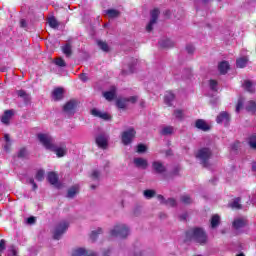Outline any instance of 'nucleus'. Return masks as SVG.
<instances>
[{
  "instance_id": "nucleus-1",
  "label": "nucleus",
  "mask_w": 256,
  "mask_h": 256,
  "mask_svg": "<svg viewBox=\"0 0 256 256\" xmlns=\"http://www.w3.org/2000/svg\"><path fill=\"white\" fill-rule=\"evenodd\" d=\"M38 140L48 151H53L57 157L67 155V145L65 143L55 144V140L49 134H38Z\"/></svg>"
},
{
  "instance_id": "nucleus-2",
  "label": "nucleus",
  "mask_w": 256,
  "mask_h": 256,
  "mask_svg": "<svg viewBox=\"0 0 256 256\" xmlns=\"http://www.w3.org/2000/svg\"><path fill=\"white\" fill-rule=\"evenodd\" d=\"M187 239L190 241H195V243H199V245H205L208 241L207 233L202 228H192L186 233Z\"/></svg>"
},
{
  "instance_id": "nucleus-3",
  "label": "nucleus",
  "mask_w": 256,
  "mask_h": 256,
  "mask_svg": "<svg viewBox=\"0 0 256 256\" xmlns=\"http://www.w3.org/2000/svg\"><path fill=\"white\" fill-rule=\"evenodd\" d=\"M111 237H119L125 239L129 235V227L125 224H118L110 230Z\"/></svg>"
},
{
  "instance_id": "nucleus-4",
  "label": "nucleus",
  "mask_w": 256,
  "mask_h": 256,
  "mask_svg": "<svg viewBox=\"0 0 256 256\" xmlns=\"http://www.w3.org/2000/svg\"><path fill=\"white\" fill-rule=\"evenodd\" d=\"M135 135H137V132L135 131V128L131 127L122 132L121 139L123 145H131L133 143V140L135 139Z\"/></svg>"
},
{
  "instance_id": "nucleus-5",
  "label": "nucleus",
  "mask_w": 256,
  "mask_h": 256,
  "mask_svg": "<svg viewBox=\"0 0 256 256\" xmlns=\"http://www.w3.org/2000/svg\"><path fill=\"white\" fill-rule=\"evenodd\" d=\"M196 157L204 167H207L209 159H211V150L208 148H202L197 152Z\"/></svg>"
},
{
  "instance_id": "nucleus-6",
  "label": "nucleus",
  "mask_w": 256,
  "mask_h": 256,
  "mask_svg": "<svg viewBox=\"0 0 256 256\" xmlns=\"http://www.w3.org/2000/svg\"><path fill=\"white\" fill-rule=\"evenodd\" d=\"M69 223L67 221L60 222L54 230V239H61V235L67 231Z\"/></svg>"
},
{
  "instance_id": "nucleus-7",
  "label": "nucleus",
  "mask_w": 256,
  "mask_h": 256,
  "mask_svg": "<svg viewBox=\"0 0 256 256\" xmlns=\"http://www.w3.org/2000/svg\"><path fill=\"white\" fill-rule=\"evenodd\" d=\"M129 103H137V96H131L129 98H118L116 105L119 109H125Z\"/></svg>"
},
{
  "instance_id": "nucleus-8",
  "label": "nucleus",
  "mask_w": 256,
  "mask_h": 256,
  "mask_svg": "<svg viewBox=\"0 0 256 256\" xmlns=\"http://www.w3.org/2000/svg\"><path fill=\"white\" fill-rule=\"evenodd\" d=\"M159 17V9H154L151 11V19L149 24L146 26V31L151 32L153 31V25L157 23V18Z\"/></svg>"
},
{
  "instance_id": "nucleus-9",
  "label": "nucleus",
  "mask_w": 256,
  "mask_h": 256,
  "mask_svg": "<svg viewBox=\"0 0 256 256\" xmlns=\"http://www.w3.org/2000/svg\"><path fill=\"white\" fill-rule=\"evenodd\" d=\"M91 115L93 117H98L99 119H103V121H110L111 115L107 112H103L97 108L91 110Z\"/></svg>"
},
{
  "instance_id": "nucleus-10",
  "label": "nucleus",
  "mask_w": 256,
  "mask_h": 256,
  "mask_svg": "<svg viewBox=\"0 0 256 256\" xmlns=\"http://www.w3.org/2000/svg\"><path fill=\"white\" fill-rule=\"evenodd\" d=\"M109 136L107 134H100L96 137V143L101 149H107Z\"/></svg>"
},
{
  "instance_id": "nucleus-11",
  "label": "nucleus",
  "mask_w": 256,
  "mask_h": 256,
  "mask_svg": "<svg viewBox=\"0 0 256 256\" xmlns=\"http://www.w3.org/2000/svg\"><path fill=\"white\" fill-rule=\"evenodd\" d=\"M77 107V102L75 100H71L64 106V112L67 113V115H73L75 113V108Z\"/></svg>"
},
{
  "instance_id": "nucleus-12",
  "label": "nucleus",
  "mask_w": 256,
  "mask_h": 256,
  "mask_svg": "<svg viewBox=\"0 0 256 256\" xmlns=\"http://www.w3.org/2000/svg\"><path fill=\"white\" fill-rule=\"evenodd\" d=\"M247 226V219L244 217L235 218L233 221L234 229H243V227Z\"/></svg>"
},
{
  "instance_id": "nucleus-13",
  "label": "nucleus",
  "mask_w": 256,
  "mask_h": 256,
  "mask_svg": "<svg viewBox=\"0 0 256 256\" xmlns=\"http://www.w3.org/2000/svg\"><path fill=\"white\" fill-rule=\"evenodd\" d=\"M134 165L138 169H147L149 167V162L145 158H134Z\"/></svg>"
},
{
  "instance_id": "nucleus-14",
  "label": "nucleus",
  "mask_w": 256,
  "mask_h": 256,
  "mask_svg": "<svg viewBox=\"0 0 256 256\" xmlns=\"http://www.w3.org/2000/svg\"><path fill=\"white\" fill-rule=\"evenodd\" d=\"M47 179L49 181V183H51V185H54V187H60L59 184V176H57V173L55 172H49Z\"/></svg>"
},
{
  "instance_id": "nucleus-15",
  "label": "nucleus",
  "mask_w": 256,
  "mask_h": 256,
  "mask_svg": "<svg viewBox=\"0 0 256 256\" xmlns=\"http://www.w3.org/2000/svg\"><path fill=\"white\" fill-rule=\"evenodd\" d=\"M231 119V116L227 112H221L217 118V123H223L224 125H227Z\"/></svg>"
},
{
  "instance_id": "nucleus-16",
  "label": "nucleus",
  "mask_w": 256,
  "mask_h": 256,
  "mask_svg": "<svg viewBox=\"0 0 256 256\" xmlns=\"http://www.w3.org/2000/svg\"><path fill=\"white\" fill-rule=\"evenodd\" d=\"M97 256L95 253L87 251L85 248H78L72 252V256Z\"/></svg>"
},
{
  "instance_id": "nucleus-17",
  "label": "nucleus",
  "mask_w": 256,
  "mask_h": 256,
  "mask_svg": "<svg viewBox=\"0 0 256 256\" xmlns=\"http://www.w3.org/2000/svg\"><path fill=\"white\" fill-rule=\"evenodd\" d=\"M12 117H13V110H6L1 117V122L4 125H9V122L11 121Z\"/></svg>"
},
{
  "instance_id": "nucleus-18",
  "label": "nucleus",
  "mask_w": 256,
  "mask_h": 256,
  "mask_svg": "<svg viewBox=\"0 0 256 256\" xmlns=\"http://www.w3.org/2000/svg\"><path fill=\"white\" fill-rule=\"evenodd\" d=\"M173 101H175V94H173V92H167L164 96V103L168 105V107H173Z\"/></svg>"
},
{
  "instance_id": "nucleus-19",
  "label": "nucleus",
  "mask_w": 256,
  "mask_h": 256,
  "mask_svg": "<svg viewBox=\"0 0 256 256\" xmlns=\"http://www.w3.org/2000/svg\"><path fill=\"white\" fill-rule=\"evenodd\" d=\"M63 93V88L54 89L52 92V99H54V101H61V99L63 98Z\"/></svg>"
},
{
  "instance_id": "nucleus-20",
  "label": "nucleus",
  "mask_w": 256,
  "mask_h": 256,
  "mask_svg": "<svg viewBox=\"0 0 256 256\" xmlns=\"http://www.w3.org/2000/svg\"><path fill=\"white\" fill-rule=\"evenodd\" d=\"M195 127L197 129H201V131H209V126L207 125V122L202 119L196 120Z\"/></svg>"
},
{
  "instance_id": "nucleus-21",
  "label": "nucleus",
  "mask_w": 256,
  "mask_h": 256,
  "mask_svg": "<svg viewBox=\"0 0 256 256\" xmlns=\"http://www.w3.org/2000/svg\"><path fill=\"white\" fill-rule=\"evenodd\" d=\"M247 63H249V59L247 57H241L236 60V67L239 69H243L247 67Z\"/></svg>"
},
{
  "instance_id": "nucleus-22",
  "label": "nucleus",
  "mask_w": 256,
  "mask_h": 256,
  "mask_svg": "<svg viewBox=\"0 0 256 256\" xmlns=\"http://www.w3.org/2000/svg\"><path fill=\"white\" fill-rule=\"evenodd\" d=\"M218 70L220 71V73L222 75H225V73H227V71H229V62H227V61L220 62L218 65Z\"/></svg>"
},
{
  "instance_id": "nucleus-23",
  "label": "nucleus",
  "mask_w": 256,
  "mask_h": 256,
  "mask_svg": "<svg viewBox=\"0 0 256 256\" xmlns=\"http://www.w3.org/2000/svg\"><path fill=\"white\" fill-rule=\"evenodd\" d=\"M115 88H112L110 91H106L103 93V97L106 101H113L115 99Z\"/></svg>"
},
{
  "instance_id": "nucleus-24",
  "label": "nucleus",
  "mask_w": 256,
  "mask_h": 256,
  "mask_svg": "<svg viewBox=\"0 0 256 256\" xmlns=\"http://www.w3.org/2000/svg\"><path fill=\"white\" fill-rule=\"evenodd\" d=\"M152 167L156 173H163L165 171V166L161 162H153Z\"/></svg>"
},
{
  "instance_id": "nucleus-25",
  "label": "nucleus",
  "mask_w": 256,
  "mask_h": 256,
  "mask_svg": "<svg viewBox=\"0 0 256 256\" xmlns=\"http://www.w3.org/2000/svg\"><path fill=\"white\" fill-rule=\"evenodd\" d=\"M221 223V217L219 215L215 214L211 218V227L212 229H215V227H219V224Z\"/></svg>"
},
{
  "instance_id": "nucleus-26",
  "label": "nucleus",
  "mask_w": 256,
  "mask_h": 256,
  "mask_svg": "<svg viewBox=\"0 0 256 256\" xmlns=\"http://www.w3.org/2000/svg\"><path fill=\"white\" fill-rule=\"evenodd\" d=\"M243 88L249 93H253V91H255V85H253L249 80L244 81Z\"/></svg>"
},
{
  "instance_id": "nucleus-27",
  "label": "nucleus",
  "mask_w": 256,
  "mask_h": 256,
  "mask_svg": "<svg viewBox=\"0 0 256 256\" xmlns=\"http://www.w3.org/2000/svg\"><path fill=\"white\" fill-rule=\"evenodd\" d=\"M79 193V186L78 185H75V186H72L69 190H68V197L70 199H73V197L76 196V194Z\"/></svg>"
},
{
  "instance_id": "nucleus-28",
  "label": "nucleus",
  "mask_w": 256,
  "mask_h": 256,
  "mask_svg": "<svg viewBox=\"0 0 256 256\" xmlns=\"http://www.w3.org/2000/svg\"><path fill=\"white\" fill-rule=\"evenodd\" d=\"M106 15H108V17L110 19H115L116 17H119L120 13L118 10L116 9H109L105 11Z\"/></svg>"
},
{
  "instance_id": "nucleus-29",
  "label": "nucleus",
  "mask_w": 256,
  "mask_h": 256,
  "mask_svg": "<svg viewBox=\"0 0 256 256\" xmlns=\"http://www.w3.org/2000/svg\"><path fill=\"white\" fill-rule=\"evenodd\" d=\"M246 111H248L249 113H255V111H256L255 101H248L246 103Z\"/></svg>"
},
{
  "instance_id": "nucleus-30",
  "label": "nucleus",
  "mask_w": 256,
  "mask_h": 256,
  "mask_svg": "<svg viewBox=\"0 0 256 256\" xmlns=\"http://www.w3.org/2000/svg\"><path fill=\"white\" fill-rule=\"evenodd\" d=\"M62 51H63L64 55H66V57H71V53H72L71 44H66V45L62 46Z\"/></svg>"
},
{
  "instance_id": "nucleus-31",
  "label": "nucleus",
  "mask_w": 256,
  "mask_h": 256,
  "mask_svg": "<svg viewBox=\"0 0 256 256\" xmlns=\"http://www.w3.org/2000/svg\"><path fill=\"white\" fill-rule=\"evenodd\" d=\"M174 131H175V129L173 128V126H165L164 128H162L161 134L162 135H173Z\"/></svg>"
},
{
  "instance_id": "nucleus-32",
  "label": "nucleus",
  "mask_w": 256,
  "mask_h": 256,
  "mask_svg": "<svg viewBox=\"0 0 256 256\" xmlns=\"http://www.w3.org/2000/svg\"><path fill=\"white\" fill-rule=\"evenodd\" d=\"M48 24L52 29H57V27H59V22L55 17L48 18Z\"/></svg>"
},
{
  "instance_id": "nucleus-33",
  "label": "nucleus",
  "mask_w": 256,
  "mask_h": 256,
  "mask_svg": "<svg viewBox=\"0 0 256 256\" xmlns=\"http://www.w3.org/2000/svg\"><path fill=\"white\" fill-rule=\"evenodd\" d=\"M208 85L211 91H218L219 89V85L216 80H209Z\"/></svg>"
},
{
  "instance_id": "nucleus-34",
  "label": "nucleus",
  "mask_w": 256,
  "mask_h": 256,
  "mask_svg": "<svg viewBox=\"0 0 256 256\" xmlns=\"http://www.w3.org/2000/svg\"><path fill=\"white\" fill-rule=\"evenodd\" d=\"M230 207L232 209H241V198L234 199V201L230 204Z\"/></svg>"
},
{
  "instance_id": "nucleus-35",
  "label": "nucleus",
  "mask_w": 256,
  "mask_h": 256,
  "mask_svg": "<svg viewBox=\"0 0 256 256\" xmlns=\"http://www.w3.org/2000/svg\"><path fill=\"white\" fill-rule=\"evenodd\" d=\"M17 95L18 97H22V99H25V101H29V99H31V96H29V94H27V92H25L24 90H18Z\"/></svg>"
},
{
  "instance_id": "nucleus-36",
  "label": "nucleus",
  "mask_w": 256,
  "mask_h": 256,
  "mask_svg": "<svg viewBox=\"0 0 256 256\" xmlns=\"http://www.w3.org/2000/svg\"><path fill=\"white\" fill-rule=\"evenodd\" d=\"M101 233H103V229L98 228V229L92 231L90 238L92 239V241H95V239H97V235H101Z\"/></svg>"
},
{
  "instance_id": "nucleus-37",
  "label": "nucleus",
  "mask_w": 256,
  "mask_h": 256,
  "mask_svg": "<svg viewBox=\"0 0 256 256\" xmlns=\"http://www.w3.org/2000/svg\"><path fill=\"white\" fill-rule=\"evenodd\" d=\"M97 45L102 49V51H105V52L109 51V45H107L106 42L99 40L97 42Z\"/></svg>"
},
{
  "instance_id": "nucleus-38",
  "label": "nucleus",
  "mask_w": 256,
  "mask_h": 256,
  "mask_svg": "<svg viewBox=\"0 0 256 256\" xmlns=\"http://www.w3.org/2000/svg\"><path fill=\"white\" fill-rule=\"evenodd\" d=\"M45 179V171L44 170H38L36 173V180L37 181H43Z\"/></svg>"
},
{
  "instance_id": "nucleus-39",
  "label": "nucleus",
  "mask_w": 256,
  "mask_h": 256,
  "mask_svg": "<svg viewBox=\"0 0 256 256\" xmlns=\"http://www.w3.org/2000/svg\"><path fill=\"white\" fill-rule=\"evenodd\" d=\"M144 197L146 199H152V197H155V190H145Z\"/></svg>"
},
{
  "instance_id": "nucleus-40",
  "label": "nucleus",
  "mask_w": 256,
  "mask_h": 256,
  "mask_svg": "<svg viewBox=\"0 0 256 256\" xmlns=\"http://www.w3.org/2000/svg\"><path fill=\"white\" fill-rule=\"evenodd\" d=\"M160 46L161 47H173V42L169 39H166V40H162L160 42Z\"/></svg>"
},
{
  "instance_id": "nucleus-41",
  "label": "nucleus",
  "mask_w": 256,
  "mask_h": 256,
  "mask_svg": "<svg viewBox=\"0 0 256 256\" xmlns=\"http://www.w3.org/2000/svg\"><path fill=\"white\" fill-rule=\"evenodd\" d=\"M181 201L182 203H184V205H189L190 203H193V200L188 195L182 196Z\"/></svg>"
},
{
  "instance_id": "nucleus-42",
  "label": "nucleus",
  "mask_w": 256,
  "mask_h": 256,
  "mask_svg": "<svg viewBox=\"0 0 256 256\" xmlns=\"http://www.w3.org/2000/svg\"><path fill=\"white\" fill-rule=\"evenodd\" d=\"M249 145L252 149H256V136L253 135L249 138Z\"/></svg>"
},
{
  "instance_id": "nucleus-43",
  "label": "nucleus",
  "mask_w": 256,
  "mask_h": 256,
  "mask_svg": "<svg viewBox=\"0 0 256 256\" xmlns=\"http://www.w3.org/2000/svg\"><path fill=\"white\" fill-rule=\"evenodd\" d=\"M55 65H57L58 67H65L67 64L65 63V60H63L62 58H57L55 60Z\"/></svg>"
},
{
  "instance_id": "nucleus-44",
  "label": "nucleus",
  "mask_w": 256,
  "mask_h": 256,
  "mask_svg": "<svg viewBox=\"0 0 256 256\" xmlns=\"http://www.w3.org/2000/svg\"><path fill=\"white\" fill-rule=\"evenodd\" d=\"M17 255V248L15 246H10L8 249V256H16Z\"/></svg>"
},
{
  "instance_id": "nucleus-45",
  "label": "nucleus",
  "mask_w": 256,
  "mask_h": 256,
  "mask_svg": "<svg viewBox=\"0 0 256 256\" xmlns=\"http://www.w3.org/2000/svg\"><path fill=\"white\" fill-rule=\"evenodd\" d=\"M137 153H145V151H147V146H145V144H139L137 146Z\"/></svg>"
},
{
  "instance_id": "nucleus-46",
  "label": "nucleus",
  "mask_w": 256,
  "mask_h": 256,
  "mask_svg": "<svg viewBox=\"0 0 256 256\" xmlns=\"http://www.w3.org/2000/svg\"><path fill=\"white\" fill-rule=\"evenodd\" d=\"M101 177V172H99V170H93L92 174H91V178L96 180L99 179Z\"/></svg>"
},
{
  "instance_id": "nucleus-47",
  "label": "nucleus",
  "mask_w": 256,
  "mask_h": 256,
  "mask_svg": "<svg viewBox=\"0 0 256 256\" xmlns=\"http://www.w3.org/2000/svg\"><path fill=\"white\" fill-rule=\"evenodd\" d=\"M165 203L168 207H175V205H177V201L173 198L168 199Z\"/></svg>"
},
{
  "instance_id": "nucleus-48",
  "label": "nucleus",
  "mask_w": 256,
  "mask_h": 256,
  "mask_svg": "<svg viewBox=\"0 0 256 256\" xmlns=\"http://www.w3.org/2000/svg\"><path fill=\"white\" fill-rule=\"evenodd\" d=\"M174 117H176V119H181L183 117V110H175L174 111Z\"/></svg>"
},
{
  "instance_id": "nucleus-49",
  "label": "nucleus",
  "mask_w": 256,
  "mask_h": 256,
  "mask_svg": "<svg viewBox=\"0 0 256 256\" xmlns=\"http://www.w3.org/2000/svg\"><path fill=\"white\" fill-rule=\"evenodd\" d=\"M242 108H243V100H239L236 106V113H239V111H241Z\"/></svg>"
},
{
  "instance_id": "nucleus-50",
  "label": "nucleus",
  "mask_w": 256,
  "mask_h": 256,
  "mask_svg": "<svg viewBox=\"0 0 256 256\" xmlns=\"http://www.w3.org/2000/svg\"><path fill=\"white\" fill-rule=\"evenodd\" d=\"M80 79L85 83L87 81H89V77L87 76V74L82 73L80 74Z\"/></svg>"
},
{
  "instance_id": "nucleus-51",
  "label": "nucleus",
  "mask_w": 256,
  "mask_h": 256,
  "mask_svg": "<svg viewBox=\"0 0 256 256\" xmlns=\"http://www.w3.org/2000/svg\"><path fill=\"white\" fill-rule=\"evenodd\" d=\"M27 155V150L25 148L21 149L18 153L19 157H25Z\"/></svg>"
},
{
  "instance_id": "nucleus-52",
  "label": "nucleus",
  "mask_w": 256,
  "mask_h": 256,
  "mask_svg": "<svg viewBox=\"0 0 256 256\" xmlns=\"http://www.w3.org/2000/svg\"><path fill=\"white\" fill-rule=\"evenodd\" d=\"M0 251H5V240H0Z\"/></svg>"
},
{
  "instance_id": "nucleus-53",
  "label": "nucleus",
  "mask_w": 256,
  "mask_h": 256,
  "mask_svg": "<svg viewBox=\"0 0 256 256\" xmlns=\"http://www.w3.org/2000/svg\"><path fill=\"white\" fill-rule=\"evenodd\" d=\"M29 183L33 186V189H37V184H35V180H33V178L29 179Z\"/></svg>"
},
{
  "instance_id": "nucleus-54",
  "label": "nucleus",
  "mask_w": 256,
  "mask_h": 256,
  "mask_svg": "<svg viewBox=\"0 0 256 256\" xmlns=\"http://www.w3.org/2000/svg\"><path fill=\"white\" fill-rule=\"evenodd\" d=\"M27 223H29V225H33V223H35V217H29L27 219Z\"/></svg>"
},
{
  "instance_id": "nucleus-55",
  "label": "nucleus",
  "mask_w": 256,
  "mask_h": 256,
  "mask_svg": "<svg viewBox=\"0 0 256 256\" xmlns=\"http://www.w3.org/2000/svg\"><path fill=\"white\" fill-rule=\"evenodd\" d=\"M186 49L188 53H193V51H195V48L193 46H187Z\"/></svg>"
},
{
  "instance_id": "nucleus-56",
  "label": "nucleus",
  "mask_w": 256,
  "mask_h": 256,
  "mask_svg": "<svg viewBox=\"0 0 256 256\" xmlns=\"http://www.w3.org/2000/svg\"><path fill=\"white\" fill-rule=\"evenodd\" d=\"M21 27H27V22L25 20L20 21Z\"/></svg>"
},
{
  "instance_id": "nucleus-57",
  "label": "nucleus",
  "mask_w": 256,
  "mask_h": 256,
  "mask_svg": "<svg viewBox=\"0 0 256 256\" xmlns=\"http://www.w3.org/2000/svg\"><path fill=\"white\" fill-rule=\"evenodd\" d=\"M4 139L7 143H9V134H5Z\"/></svg>"
},
{
  "instance_id": "nucleus-58",
  "label": "nucleus",
  "mask_w": 256,
  "mask_h": 256,
  "mask_svg": "<svg viewBox=\"0 0 256 256\" xmlns=\"http://www.w3.org/2000/svg\"><path fill=\"white\" fill-rule=\"evenodd\" d=\"M5 151H9V142L4 146Z\"/></svg>"
},
{
  "instance_id": "nucleus-59",
  "label": "nucleus",
  "mask_w": 256,
  "mask_h": 256,
  "mask_svg": "<svg viewBox=\"0 0 256 256\" xmlns=\"http://www.w3.org/2000/svg\"><path fill=\"white\" fill-rule=\"evenodd\" d=\"M109 253H111L110 250H108L107 252H104V256H109Z\"/></svg>"
},
{
  "instance_id": "nucleus-60",
  "label": "nucleus",
  "mask_w": 256,
  "mask_h": 256,
  "mask_svg": "<svg viewBox=\"0 0 256 256\" xmlns=\"http://www.w3.org/2000/svg\"><path fill=\"white\" fill-rule=\"evenodd\" d=\"M158 199H160V201H163V196L159 195Z\"/></svg>"
},
{
  "instance_id": "nucleus-61",
  "label": "nucleus",
  "mask_w": 256,
  "mask_h": 256,
  "mask_svg": "<svg viewBox=\"0 0 256 256\" xmlns=\"http://www.w3.org/2000/svg\"><path fill=\"white\" fill-rule=\"evenodd\" d=\"M237 256H245V254H243V253H240V254H238Z\"/></svg>"
},
{
  "instance_id": "nucleus-62",
  "label": "nucleus",
  "mask_w": 256,
  "mask_h": 256,
  "mask_svg": "<svg viewBox=\"0 0 256 256\" xmlns=\"http://www.w3.org/2000/svg\"><path fill=\"white\" fill-rule=\"evenodd\" d=\"M106 167H109V162H106Z\"/></svg>"
},
{
  "instance_id": "nucleus-63",
  "label": "nucleus",
  "mask_w": 256,
  "mask_h": 256,
  "mask_svg": "<svg viewBox=\"0 0 256 256\" xmlns=\"http://www.w3.org/2000/svg\"><path fill=\"white\" fill-rule=\"evenodd\" d=\"M221 233H222V234L225 233V230H222Z\"/></svg>"
}]
</instances>
